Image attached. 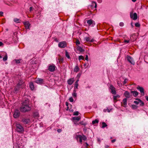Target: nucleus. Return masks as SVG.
Returning a JSON list of instances; mask_svg holds the SVG:
<instances>
[{"mask_svg":"<svg viewBox=\"0 0 148 148\" xmlns=\"http://www.w3.org/2000/svg\"><path fill=\"white\" fill-rule=\"evenodd\" d=\"M23 24L24 25L26 29H29L30 24L29 22L26 21L24 22L23 23Z\"/></svg>","mask_w":148,"mask_h":148,"instance_id":"17","label":"nucleus"},{"mask_svg":"<svg viewBox=\"0 0 148 148\" xmlns=\"http://www.w3.org/2000/svg\"><path fill=\"white\" fill-rule=\"evenodd\" d=\"M59 63L60 64L62 63L63 61V59L62 58H60L58 59Z\"/></svg>","mask_w":148,"mask_h":148,"instance_id":"35","label":"nucleus"},{"mask_svg":"<svg viewBox=\"0 0 148 148\" xmlns=\"http://www.w3.org/2000/svg\"><path fill=\"white\" fill-rule=\"evenodd\" d=\"M87 23L88 24V26L92 27H93L95 24V21L91 19L88 20Z\"/></svg>","mask_w":148,"mask_h":148,"instance_id":"9","label":"nucleus"},{"mask_svg":"<svg viewBox=\"0 0 148 148\" xmlns=\"http://www.w3.org/2000/svg\"><path fill=\"white\" fill-rule=\"evenodd\" d=\"M78 50L80 52H82L83 51V49L81 47H79L78 49Z\"/></svg>","mask_w":148,"mask_h":148,"instance_id":"45","label":"nucleus"},{"mask_svg":"<svg viewBox=\"0 0 148 148\" xmlns=\"http://www.w3.org/2000/svg\"><path fill=\"white\" fill-rule=\"evenodd\" d=\"M79 124H81L82 125H83V124L81 122L79 123Z\"/></svg>","mask_w":148,"mask_h":148,"instance_id":"62","label":"nucleus"},{"mask_svg":"<svg viewBox=\"0 0 148 148\" xmlns=\"http://www.w3.org/2000/svg\"><path fill=\"white\" fill-rule=\"evenodd\" d=\"M20 114V112L19 110H16L13 114V117L16 118H18Z\"/></svg>","mask_w":148,"mask_h":148,"instance_id":"10","label":"nucleus"},{"mask_svg":"<svg viewBox=\"0 0 148 148\" xmlns=\"http://www.w3.org/2000/svg\"><path fill=\"white\" fill-rule=\"evenodd\" d=\"M79 114V112L78 111L75 112L73 113V115H78Z\"/></svg>","mask_w":148,"mask_h":148,"instance_id":"42","label":"nucleus"},{"mask_svg":"<svg viewBox=\"0 0 148 148\" xmlns=\"http://www.w3.org/2000/svg\"><path fill=\"white\" fill-rule=\"evenodd\" d=\"M79 81V80L78 79H77L76 81L75 82V83H78V81Z\"/></svg>","mask_w":148,"mask_h":148,"instance_id":"58","label":"nucleus"},{"mask_svg":"<svg viewBox=\"0 0 148 148\" xmlns=\"http://www.w3.org/2000/svg\"><path fill=\"white\" fill-rule=\"evenodd\" d=\"M16 131L18 133H22L24 131L23 127L19 123H17L16 125Z\"/></svg>","mask_w":148,"mask_h":148,"instance_id":"3","label":"nucleus"},{"mask_svg":"<svg viewBox=\"0 0 148 148\" xmlns=\"http://www.w3.org/2000/svg\"><path fill=\"white\" fill-rule=\"evenodd\" d=\"M85 143L86 144L87 146H88V144L87 143Z\"/></svg>","mask_w":148,"mask_h":148,"instance_id":"61","label":"nucleus"},{"mask_svg":"<svg viewBox=\"0 0 148 148\" xmlns=\"http://www.w3.org/2000/svg\"><path fill=\"white\" fill-rule=\"evenodd\" d=\"M79 67L78 66H75V68H74V71L75 72H77L78 71H79Z\"/></svg>","mask_w":148,"mask_h":148,"instance_id":"31","label":"nucleus"},{"mask_svg":"<svg viewBox=\"0 0 148 148\" xmlns=\"http://www.w3.org/2000/svg\"><path fill=\"white\" fill-rule=\"evenodd\" d=\"M94 6L95 8H96L97 7V5L96 2L95 1H93L92 2V5H89L88 6V8L89 9H92V7Z\"/></svg>","mask_w":148,"mask_h":148,"instance_id":"15","label":"nucleus"},{"mask_svg":"<svg viewBox=\"0 0 148 148\" xmlns=\"http://www.w3.org/2000/svg\"><path fill=\"white\" fill-rule=\"evenodd\" d=\"M14 22L17 23H20V20L19 19H18L17 18H15L14 19Z\"/></svg>","mask_w":148,"mask_h":148,"instance_id":"28","label":"nucleus"},{"mask_svg":"<svg viewBox=\"0 0 148 148\" xmlns=\"http://www.w3.org/2000/svg\"><path fill=\"white\" fill-rule=\"evenodd\" d=\"M35 116H38V114L37 112L36 113V114H35Z\"/></svg>","mask_w":148,"mask_h":148,"instance_id":"57","label":"nucleus"},{"mask_svg":"<svg viewBox=\"0 0 148 148\" xmlns=\"http://www.w3.org/2000/svg\"><path fill=\"white\" fill-rule=\"evenodd\" d=\"M130 18L134 20H135L137 19V15L136 13H134L133 14L132 12L130 13Z\"/></svg>","mask_w":148,"mask_h":148,"instance_id":"8","label":"nucleus"},{"mask_svg":"<svg viewBox=\"0 0 148 148\" xmlns=\"http://www.w3.org/2000/svg\"><path fill=\"white\" fill-rule=\"evenodd\" d=\"M58 132H61V129H59L58 130H57Z\"/></svg>","mask_w":148,"mask_h":148,"instance_id":"56","label":"nucleus"},{"mask_svg":"<svg viewBox=\"0 0 148 148\" xmlns=\"http://www.w3.org/2000/svg\"><path fill=\"white\" fill-rule=\"evenodd\" d=\"M56 66L53 64H50L48 66V70L51 72H53L55 71Z\"/></svg>","mask_w":148,"mask_h":148,"instance_id":"4","label":"nucleus"},{"mask_svg":"<svg viewBox=\"0 0 148 148\" xmlns=\"http://www.w3.org/2000/svg\"><path fill=\"white\" fill-rule=\"evenodd\" d=\"M118 84L119 85V86L120 85V84L118 82Z\"/></svg>","mask_w":148,"mask_h":148,"instance_id":"64","label":"nucleus"},{"mask_svg":"<svg viewBox=\"0 0 148 148\" xmlns=\"http://www.w3.org/2000/svg\"><path fill=\"white\" fill-rule=\"evenodd\" d=\"M131 93H132L134 97H136L138 95V92L135 91H133L131 92Z\"/></svg>","mask_w":148,"mask_h":148,"instance_id":"24","label":"nucleus"},{"mask_svg":"<svg viewBox=\"0 0 148 148\" xmlns=\"http://www.w3.org/2000/svg\"><path fill=\"white\" fill-rule=\"evenodd\" d=\"M7 58H8L7 55V54H6L5 56L3 58V60L5 61H6V60H7Z\"/></svg>","mask_w":148,"mask_h":148,"instance_id":"36","label":"nucleus"},{"mask_svg":"<svg viewBox=\"0 0 148 148\" xmlns=\"http://www.w3.org/2000/svg\"><path fill=\"white\" fill-rule=\"evenodd\" d=\"M65 55L66 57L68 59L70 58V56L69 55V53L67 51H66Z\"/></svg>","mask_w":148,"mask_h":148,"instance_id":"34","label":"nucleus"},{"mask_svg":"<svg viewBox=\"0 0 148 148\" xmlns=\"http://www.w3.org/2000/svg\"><path fill=\"white\" fill-rule=\"evenodd\" d=\"M21 112H28L31 110V108L29 106L22 105L20 109Z\"/></svg>","mask_w":148,"mask_h":148,"instance_id":"2","label":"nucleus"},{"mask_svg":"<svg viewBox=\"0 0 148 148\" xmlns=\"http://www.w3.org/2000/svg\"><path fill=\"white\" fill-rule=\"evenodd\" d=\"M127 99L124 98L123 99L122 102L123 106L125 107H126L127 105Z\"/></svg>","mask_w":148,"mask_h":148,"instance_id":"18","label":"nucleus"},{"mask_svg":"<svg viewBox=\"0 0 148 148\" xmlns=\"http://www.w3.org/2000/svg\"><path fill=\"white\" fill-rule=\"evenodd\" d=\"M135 26L136 27H139L140 26V24L138 23H136L135 24Z\"/></svg>","mask_w":148,"mask_h":148,"instance_id":"43","label":"nucleus"},{"mask_svg":"<svg viewBox=\"0 0 148 148\" xmlns=\"http://www.w3.org/2000/svg\"><path fill=\"white\" fill-rule=\"evenodd\" d=\"M78 59L79 60H84V58L82 56H80L79 57Z\"/></svg>","mask_w":148,"mask_h":148,"instance_id":"39","label":"nucleus"},{"mask_svg":"<svg viewBox=\"0 0 148 148\" xmlns=\"http://www.w3.org/2000/svg\"><path fill=\"white\" fill-rule=\"evenodd\" d=\"M3 12H0V15L3 16Z\"/></svg>","mask_w":148,"mask_h":148,"instance_id":"52","label":"nucleus"},{"mask_svg":"<svg viewBox=\"0 0 148 148\" xmlns=\"http://www.w3.org/2000/svg\"><path fill=\"white\" fill-rule=\"evenodd\" d=\"M76 90H73V92L72 94L73 96L75 97H77V93H76Z\"/></svg>","mask_w":148,"mask_h":148,"instance_id":"30","label":"nucleus"},{"mask_svg":"<svg viewBox=\"0 0 148 148\" xmlns=\"http://www.w3.org/2000/svg\"><path fill=\"white\" fill-rule=\"evenodd\" d=\"M124 42L126 43H128L129 42V40H125Z\"/></svg>","mask_w":148,"mask_h":148,"instance_id":"48","label":"nucleus"},{"mask_svg":"<svg viewBox=\"0 0 148 148\" xmlns=\"http://www.w3.org/2000/svg\"><path fill=\"white\" fill-rule=\"evenodd\" d=\"M120 97V96L119 95H114L113 97L114 100H116L118 98Z\"/></svg>","mask_w":148,"mask_h":148,"instance_id":"26","label":"nucleus"},{"mask_svg":"<svg viewBox=\"0 0 148 148\" xmlns=\"http://www.w3.org/2000/svg\"><path fill=\"white\" fill-rule=\"evenodd\" d=\"M33 8L32 7H31L29 8V11L30 12H31L32 11V10Z\"/></svg>","mask_w":148,"mask_h":148,"instance_id":"51","label":"nucleus"},{"mask_svg":"<svg viewBox=\"0 0 148 148\" xmlns=\"http://www.w3.org/2000/svg\"><path fill=\"white\" fill-rule=\"evenodd\" d=\"M135 100L136 101H134V103L138 105L139 103V102L140 101H139V100H140V99H139L138 98H136L135 99Z\"/></svg>","mask_w":148,"mask_h":148,"instance_id":"27","label":"nucleus"},{"mask_svg":"<svg viewBox=\"0 0 148 148\" xmlns=\"http://www.w3.org/2000/svg\"><path fill=\"white\" fill-rule=\"evenodd\" d=\"M43 82V79L41 78H38L36 80V82L38 84H40Z\"/></svg>","mask_w":148,"mask_h":148,"instance_id":"20","label":"nucleus"},{"mask_svg":"<svg viewBox=\"0 0 148 148\" xmlns=\"http://www.w3.org/2000/svg\"><path fill=\"white\" fill-rule=\"evenodd\" d=\"M3 45V43L1 42H0V46H1Z\"/></svg>","mask_w":148,"mask_h":148,"instance_id":"53","label":"nucleus"},{"mask_svg":"<svg viewBox=\"0 0 148 148\" xmlns=\"http://www.w3.org/2000/svg\"><path fill=\"white\" fill-rule=\"evenodd\" d=\"M30 121V120L29 119H22V121L25 124H28Z\"/></svg>","mask_w":148,"mask_h":148,"instance_id":"21","label":"nucleus"},{"mask_svg":"<svg viewBox=\"0 0 148 148\" xmlns=\"http://www.w3.org/2000/svg\"><path fill=\"white\" fill-rule=\"evenodd\" d=\"M29 100L28 99H26L23 102L22 105L29 106Z\"/></svg>","mask_w":148,"mask_h":148,"instance_id":"19","label":"nucleus"},{"mask_svg":"<svg viewBox=\"0 0 148 148\" xmlns=\"http://www.w3.org/2000/svg\"><path fill=\"white\" fill-rule=\"evenodd\" d=\"M78 83H75V86H74V90H75L76 89H77L78 88Z\"/></svg>","mask_w":148,"mask_h":148,"instance_id":"37","label":"nucleus"},{"mask_svg":"<svg viewBox=\"0 0 148 148\" xmlns=\"http://www.w3.org/2000/svg\"><path fill=\"white\" fill-rule=\"evenodd\" d=\"M18 86H21L22 88V89L25 86V82L22 79H20L18 82V83L17 84Z\"/></svg>","mask_w":148,"mask_h":148,"instance_id":"5","label":"nucleus"},{"mask_svg":"<svg viewBox=\"0 0 148 148\" xmlns=\"http://www.w3.org/2000/svg\"><path fill=\"white\" fill-rule=\"evenodd\" d=\"M145 98L148 101V96H145Z\"/></svg>","mask_w":148,"mask_h":148,"instance_id":"54","label":"nucleus"},{"mask_svg":"<svg viewBox=\"0 0 148 148\" xmlns=\"http://www.w3.org/2000/svg\"><path fill=\"white\" fill-rule=\"evenodd\" d=\"M2 58V56L1 55H0V58Z\"/></svg>","mask_w":148,"mask_h":148,"instance_id":"63","label":"nucleus"},{"mask_svg":"<svg viewBox=\"0 0 148 148\" xmlns=\"http://www.w3.org/2000/svg\"><path fill=\"white\" fill-rule=\"evenodd\" d=\"M73 120H74L73 122L75 124H76L77 121H79L81 117L80 116L75 117L73 118Z\"/></svg>","mask_w":148,"mask_h":148,"instance_id":"14","label":"nucleus"},{"mask_svg":"<svg viewBox=\"0 0 148 148\" xmlns=\"http://www.w3.org/2000/svg\"><path fill=\"white\" fill-rule=\"evenodd\" d=\"M69 103L68 102H66V105L67 106H68Z\"/></svg>","mask_w":148,"mask_h":148,"instance_id":"59","label":"nucleus"},{"mask_svg":"<svg viewBox=\"0 0 148 148\" xmlns=\"http://www.w3.org/2000/svg\"><path fill=\"white\" fill-rule=\"evenodd\" d=\"M110 88L111 90V92L114 95H115L116 94L115 88L112 85H111L110 86Z\"/></svg>","mask_w":148,"mask_h":148,"instance_id":"11","label":"nucleus"},{"mask_svg":"<svg viewBox=\"0 0 148 148\" xmlns=\"http://www.w3.org/2000/svg\"><path fill=\"white\" fill-rule=\"evenodd\" d=\"M75 138L77 140H78V139H79V142L81 144H82V140L85 141L87 139L86 136L84 134H83L82 135H77L76 133L75 134Z\"/></svg>","mask_w":148,"mask_h":148,"instance_id":"1","label":"nucleus"},{"mask_svg":"<svg viewBox=\"0 0 148 148\" xmlns=\"http://www.w3.org/2000/svg\"><path fill=\"white\" fill-rule=\"evenodd\" d=\"M102 0H97L98 2L99 3H101L102 2Z\"/></svg>","mask_w":148,"mask_h":148,"instance_id":"50","label":"nucleus"},{"mask_svg":"<svg viewBox=\"0 0 148 148\" xmlns=\"http://www.w3.org/2000/svg\"><path fill=\"white\" fill-rule=\"evenodd\" d=\"M69 100L71 102H73V99L72 97L69 98Z\"/></svg>","mask_w":148,"mask_h":148,"instance_id":"46","label":"nucleus"},{"mask_svg":"<svg viewBox=\"0 0 148 148\" xmlns=\"http://www.w3.org/2000/svg\"><path fill=\"white\" fill-rule=\"evenodd\" d=\"M73 78H71L68 80L67 83L71 85L73 83Z\"/></svg>","mask_w":148,"mask_h":148,"instance_id":"23","label":"nucleus"},{"mask_svg":"<svg viewBox=\"0 0 148 148\" xmlns=\"http://www.w3.org/2000/svg\"><path fill=\"white\" fill-rule=\"evenodd\" d=\"M132 0L133 2H135L136 1V0Z\"/></svg>","mask_w":148,"mask_h":148,"instance_id":"60","label":"nucleus"},{"mask_svg":"<svg viewBox=\"0 0 148 148\" xmlns=\"http://www.w3.org/2000/svg\"><path fill=\"white\" fill-rule=\"evenodd\" d=\"M22 60L21 59L19 60H14V61L16 63H20L21 62H22Z\"/></svg>","mask_w":148,"mask_h":148,"instance_id":"32","label":"nucleus"},{"mask_svg":"<svg viewBox=\"0 0 148 148\" xmlns=\"http://www.w3.org/2000/svg\"><path fill=\"white\" fill-rule=\"evenodd\" d=\"M126 97L125 98L128 99L130 97V93L127 91H126L123 94Z\"/></svg>","mask_w":148,"mask_h":148,"instance_id":"16","label":"nucleus"},{"mask_svg":"<svg viewBox=\"0 0 148 148\" xmlns=\"http://www.w3.org/2000/svg\"><path fill=\"white\" fill-rule=\"evenodd\" d=\"M99 122V120L97 119H96L95 120L93 121L92 122V123L93 124H95L96 123H98Z\"/></svg>","mask_w":148,"mask_h":148,"instance_id":"29","label":"nucleus"},{"mask_svg":"<svg viewBox=\"0 0 148 148\" xmlns=\"http://www.w3.org/2000/svg\"><path fill=\"white\" fill-rule=\"evenodd\" d=\"M85 40L87 42H93L94 41V40L93 39H90V37H86L85 38Z\"/></svg>","mask_w":148,"mask_h":148,"instance_id":"22","label":"nucleus"},{"mask_svg":"<svg viewBox=\"0 0 148 148\" xmlns=\"http://www.w3.org/2000/svg\"><path fill=\"white\" fill-rule=\"evenodd\" d=\"M80 42L78 40H77L76 42V44L77 46L80 44Z\"/></svg>","mask_w":148,"mask_h":148,"instance_id":"41","label":"nucleus"},{"mask_svg":"<svg viewBox=\"0 0 148 148\" xmlns=\"http://www.w3.org/2000/svg\"><path fill=\"white\" fill-rule=\"evenodd\" d=\"M66 43L65 41L60 42L58 44V47L61 48H64L66 47Z\"/></svg>","mask_w":148,"mask_h":148,"instance_id":"7","label":"nucleus"},{"mask_svg":"<svg viewBox=\"0 0 148 148\" xmlns=\"http://www.w3.org/2000/svg\"><path fill=\"white\" fill-rule=\"evenodd\" d=\"M139 101L140 105L141 106H143L144 105V103L141 100H139Z\"/></svg>","mask_w":148,"mask_h":148,"instance_id":"38","label":"nucleus"},{"mask_svg":"<svg viewBox=\"0 0 148 148\" xmlns=\"http://www.w3.org/2000/svg\"><path fill=\"white\" fill-rule=\"evenodd\" d=\"M22 88L20 86L17 84L16 86L15 87L14 89V93H17Z\"/></svg>","mask_w":148,"mask_h":148,"instance_id":"13","label":"nucleus"},{"mask_svg":"<svg viewBox=\"0 0 148 148\" xmlns=\"http://www.w3.org/2000/svg\"><path fill=\"white\" fill-rule=\"evenodd\" d=\"M128 81V79H125L124 81H123V84H126V83Z\"/></svg>","mask_w":148,"mask_h":148,"instance_id":"44","label":"nucleus"},{"mask_svg":"<svg viewBox=\"0 0 148 148\" xmlns=\"http://www.w3.org/2000/svg\"><path fill=\"white\" fill-rule=\"evenodd\" d=\"M127 60L130 63L133 65H134L135 62L132 58L130 56H127Z\"/></svg>","mask_w":148,"mask_h":148,"instance_id":"6","label":"nucleus"},{"mask_svg":"<svg viewBox=\"0 0 148 148\" xmlns=\"http://www.w3.org/2000/svg\"><path fill=\"white\" fill-rule=\"evenodd\" d=\"M102 128H104L106 127L107 126V125L106 124V123H105L104 122H103L102 123Z\"/></svg>","mask_w":148,"mask_h":148,"instance_id":"33","label":"nucleus"},{"mask_svg":"<svg viewBox=\"0 0 148 148\" xmlns=\"http://www.w3.org/2000/svg\"><path fill=\"white\" fill-rule=\"evenodd\" d=\"M137 88L140 91L142 95L144 96V89L142 87L138 86Z\"/></svg>","mask_w":148,"mask_h":148,"instance_id":"12","label":"nucleus"},{"mask_svg":"<svg viewBox=\"0 0 148 148\" xmlns=\"http://www.w3.org/2000/svg\"><path fill=\"white\" fill-rule=\"evenodd\" d=\"M29 86L32 90H33L34 89V86L33 82H30L29 83Z\"/></svg>","mask_w":148,"mask_h":148,"instance_id":"25","label":"nucleus"},{"mask_svg":"<svg viewBox=\"0 0 148 148\" xmlns=\"http://www.w3.org/2000/svg\"><path fill=\"white\" fill-rule=\"evenodd\" d=\"M124 25V24L123 22H120L119 23V25L121 27H122Z\"/></svg>","mask_w":148,"mask_h":148,"instance_id":"47","label":"nucleus"},{"mask_svg":"<svg viewBox=\"0 0 148 148\" xmlns=\"http://www.w3.org/2000/svg\"><path fill=\"white\" fill-rule=\"evenodd\" d=\"M132 108H133V109H137V106H136L135 105H132Z\"/></svg>","mask_w":148,"mask_h":148,"instance_id":"40","label":"nucleus"},{"mask_svg":"<svg viewBox=\"0 0 148 148\" xmlns=\"http://www.w3.org/2000/svg\"><path fill=\"white\" fill-rule=\"evenodd\" d=\"M85 59L87 61H88V55H86Z\"/></svg>","mask_w":148,"mask_h":148,"instance_id":"49","label":"nucleus"},{"mask_svg":"<svg viewBox=\"0 0 148 148\" xmlns=\"http://www.w3.org/2000/svg\"><path fill=\"white\" fill-rule=\"evenodd\" d=\"M115 141V139H113L112 140L111 142L112 143H114Z\"/></svg>","mask_w":148,"mask_h":148,"instance_id":"55","label":"nucleus"}]
</instances>
